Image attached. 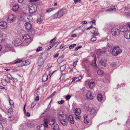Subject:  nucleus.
<instances>
[{
  "label": "nucleus",
  "instance_id": "nucleus-1",
  "mask_svg": "<svg viewBox=\"0 0 130 130\" xmlns=\"http://www.w3.org/2000/svg\"><path fill=\"white\" fill-rule=\"evenodd\" d=\"M67 13V11L66 8H62L60 9L53 16V18L54 19L60 18Z\"/></svg>",
  "mask_w": 130,
  "mask_h": 130
},
{
  "label": "nucleus",
  "instance_id": "nucleus-2",
  "mask_svg": "<svg viewBox=\"0 0 130 130\" xmlns=\"http://www.w3.org/2000/svg\"><path fill=\"white\" fill-rule=\"evenodd\" d=\"M122 52V50L118 46L113 47L111 52L112 54L115 56H116L121 53Z\"/></svg>",
  "mask_w": 130,
  "mask_h": 130
},
{
  "label": "nucleus",
  "instance_id": "nucleus-3",
  "mask_svg": "<svg viewBox=\"0 0 130 130\" xmlns=\"http://www.w3.org/2000/svg\"><path fill=\"white\" fill-rule=\"evenodd\" d=\"M59 119L60 123L63 125H66V116L63 114H59Z\"/></svg>",
  "mask_w": 130,
  "mask_h": 130
},
{
  "label": "nucleus",
  "instance_id": "nucleus-4",
  "mask_svg": "<svg viewBox=\"0 0 130 130\" xmlns=\"http://www.w3.org/2000/svg\"><path fill=\"white\" fill-rule=\"evenodd\" d=\"M29 10L31 14L35 12L37 10V7L35 4L30 3L29 5Z\"/></svg>",
  "mask_w": 130,
  "mask_h": 130
},
{
  "label": "nucleus",
  "instance_id": "nucleus-5",
  "mask_svg": "<svg viewBox=\"0 0 130 130\" xmlns=\"http://www.w3.org/2000/svg\"><path fill=\"white\" fill-rule=\"evenodd\" d=\"M23 40L26 43L25 45H28L31 41L30 37L27 34H25L24 36L23 37Z\"/></svg>",
  "mask_w": 130,
  "mask_h": 130
},
{
  "label": "nucleus",
  "instance_id": "nucleus-6",
  "mask_svg": "<svg viewBox=\"0 0 130 130\" xmlns=\"http://www.w3.org/2000/svg\"><path fill=\"white\" fill-rule=\"evenodd\" d=\"M120 32V30L118 28L114 27L111 29V33L113 36H118L119 35Z\"/></svg>",
  "mask_w": 130,
  "mask_h": 130
},
{
  "label": "nucleus",
  "instance_id": "nucleus-7",
  "mask_svg": "<svg viewBox=\"0 0 130 130\" xmlns=\"http://www.w3.org/2000/svg\"><path fill=\"white\" fill-rule=\"evenodd\" d=\"M21 60L19 59L15 60L13 63L14 64H16L18 63H21V66L27 65L29 64L28 60H26L24 61L21 62Z\"/></svg>",
  "mask_w": 130,
  "mask_h": 130
},
{
  "label": "nucleus",
  "instance_id": "nucleus-8",
  "mask_svg": "<svg viewBox=\"0 0 130 130\" xmlns=\"http://www.w3.org/2000/svg\"><path fill=\"white\" fill-rule=\"evenodd\" d=\"M10 74H8L6 77L5 78V79L3 80H1V83L3 85L5 86L7 84L8 82H10Z\"/></svg>",
  "mask_w": 130,
  "mask_h": 130
},
{
  "label": "nucleus",
  "instance_id": "nucleus-9",
  "mask_svg": "<svg viewBox=\"0 0 130 130\" xmlns=\"http://www.w3.org/2000/svg\"><path fill=\"white\" fill-rule=\"evenodd\" d=\"M6 38V35L0 30V42H4Z\"/></svg>",
  "mask_w": 130,
  "mask_h": 130
},
{
  "label": "nucleus",
  "instance_id": "nucleus-10",
  "mask_svg": "<svg viewBox=\"0 0 130 130\" xmlns=\"http://www.w3.org/2000/svg\"><path fill=\"white\" fill-rule=\"evenodd\" d=\"M47 120L48 121V123L50 125H53L56 122L54 118L48 117H47Z\"/></svg>",
  "mask_w": 130,
  "mask_h": 130
},
{
  "label": "nucleus",
  "instance_id": "nucleus-11",
  "mask_svg": "<svg viewBox=\"0 0 130 130\" xmlns=\"http://www.w3.org/2000/svg\"><path fill=\"white\" fill-rule=\"evenodd\" d=\"M88 84L90 88L92 89L94 87L95 85V82L93 79H88Z\"/></svg>",
  "mask_w": 130,
  "mask_h": 130
},
{
  "label": "nucleus",
  "instance_id": "nucleus-12",
  "mask_svg": "<svg viewBox=\"0 0 130 130\" xmlns=\"http://www.w3.org/2000/svg\"><path fill=\"white\" fill-rule=\"evenodd\" d=\"M9 101L11 106L9 108V110L8 111V112L9 113H11L12 111V109L14 107V103L13 101L10 98H9Z\"/></svg>",
  "mask_w": 130,
  "mask_h": 130
},
{
  "label": "nucleus",
  "instance_id": "nucleus-13",
  "mask_svg": "<svg viewBox=\"0 0 130 130\" xmlns=\"http://www.w3.org/2000/svg\"><path fill=\"white\" fill-rule=\"evenodd\" d=\"M15 19L14 16L13 14L9 15L8 17L7 20L9 22H12Z\"/></svg>",
  "mask_w": 130,
  "mask_h": 130
},
{
  "label": "nucleus",
  "instance_id": "nucleus-14",
  "mask_svg": "<svg viewBox=\"0 0 130 130\" xmlns=\"http://www.w3.org/2000/svg\"><path fill=\"white\" fill-rule=\"evenodd\" d=\"M45 60V58L42 56L40 57L38 60V63L39 66H40L42 65Z\"/></svg>",
  "mask_w": 130,
  "mask_h": 130
},
{
  "label": "nucleus",
  "instance_id": "nucleus-15",
  "mask_svg": "<svg viewBox=\"0 0 130 130\" xmlns=\"http://www.w3.org/2000/svg\"><path fill=\"white\" fill-rule=\"evenodd\" d=\"M7 27V23L5 22H0V28L2 29L6 28Z\"/></svg>",
  "mask_w": 130,
  "mask_h": 130
},
{
  "label": "nucleus",
  "instance_id": "nucleus-16",
  "mask_svg": "<svg viewBox=\"0 0 130 130\" xmlns=\"http://www.w3.org/2000/svg\"><path fill=\"white\" fill-rule=\"evenodd\" d=\"M25 26L26 29L28 30H30L31 28V24L28 22H27L25 23Z\"/></svg>",
  "mask_w": 130,
  "mask_h": 130
},
{
  "label": "nucleus",
  "instance_id": "nucleus-17",
  "mask_svg": "<svg viewBox=\"0 0 130 130\" xmlns=\"http://www.w3.org/2000/svg\"><path fill=\"white\" fill-rule=\"evenodd\" d=\"M119 30L121 32H124V33L128 30L126 26H123L120 27Z\"/></svg>",
  "mask_w": 130,
  "mask_h": 130
},
{
  "label": "nucleus",
  "instance_id": "nucleus-18",
  "mask_svg": "<svg viewBox=\"0 0 130 130\" xmlns=\"http://www.w3.org/2000/svg\"><path fill=\"white\" fill-rule=\"evenodd\" d=\"M118 9V8L117 6H115L113 7H112V8L109 9L107 10L106 11L107 12L112 11L115 12Z\"/></svg>",
  "mask_w": 130,
  "mask_h": 130
},
{
  "label": "nucleus",
  "instance_id": "nucleus-19",
  "mask_svg": "<svg viewBox=\"0 0 130 130\" xmlns=\"http://www.w3.org/2000/svg\"><path fill=\"white\" fill-rule=\"evenodd\" d=\"M124 37L127 39H130V31L128 30L126 32H125Z\"/></svg>",
  "mask_w": 130,
  "mask_h": 130
},
{
  "label": "nucleus",
  "instance_id": "nucleus-20",
  "mask_svg": "<svg viewBox=\"0 0 130 130\" xmlns=\"http://www.w3.org/2000/svg\"><path fill=\"white\" fill-rule=\"evenodd\" d=\"M86 96L87 98L90 100H92L93 99L91 93L89 91H88L87 93Z\"/></svg>",
  "mask_w": 130,
  "mask_h": 130
},
{
  "label": "nucleus",
  "instance_id": "nucleus-21",
  "mask_svg": "<svg viewBox=\"0 0 130 130\" xmlns=\"http://www.w3.org/2000/svg\"><path fill=\"white\" fill-rule=\"evenodd\" d=\"M45 127L44 125L42 124L37 127V130H45Z\"/></svg>",
  "mask_w": 130,
  "mask_h": 130
},
{
  "label": "nucleus",
  "instance_id": "nucleus-22",
  "mask_svg": "<svg viewBox=\"0 0 130 130\" xmlns=\"http://www.w3.org/2000/svg\"><path fill=\"white\" fill-rule=\"evenodd\" d=\"M81 110L80 108H77L75 109L74 113L76 116H78L80 113Z\"/></svg>",
  "mask_w": 130,
  "mask_h": 130
},
{
  "label": "nucleus",
  "instance_id": "nucleus-23",
  "mask_svg": "<svg viewBox=\"0 0 130 130\" xmlns=\"http://www.w3.org/2000/svg\"><path fill=\"white\" fill-rule=\"evenodd\" d=\"M14 42L16 46L20 45L22 43L21 40L19 39L16 40Z\"/></svg>",
  "mask_w": 130,
  "mask_h": 130
},
{
  "label": "nucleus",
  "instance_id": "nucleus-24",
  "mask_svg": "<svg viewBox=\"0 0 130 130\" xmlns=\"http://www.w3.org/2000/svg\"><path fill=\"white\" fill-rule=\"evenodd\" d=\"M68 119L70 123L72 124L74 123V121L73 120V117L71 115H70L68 116Z\"/></svg>",
  "mask_w": 130,
  "mask_h": 130
},
{
  "label": "nucleus",
  "instance_id": "nucleus-25",
  "mask_svg": "<svg viewBox=\"0 0 130 130\" xmlns=\"http://www.w3.org/2000/svg\"><path fill=\"white\" fill-rule=\"evenodd\" d=\"M51 128L53 130H59V128L58 125L57 124H56L55 125L51 127Z\"/></svg>",
  "mask_w": 130,
  "mask_h": 130
},
{
  "label": "nucleus",
  "instance_id": "nucleus-26",
  "mask_svg": "<svg viewBox=\"0 0 130 130\" xmlns=\"http://www.w3.org/2000/svg\"><path fill=\"white\" fill-rule=\"evenodd\" d=\"M100 62L101 65L104 66H106V64L107 62L106 60H101L100 61Z\"/></svg>",
  "mask_w": 130,
  "mask_h": 130
},
{
  "label": "nucleus",
  "instance_id": "nucleus-27",
  "mask_svg": "<svg viewBox=\"0 0 130 130\" xmlns=\"http://www.w3.org/2000/svg\"><path fill=\"white\" fill-rule=\"evenodd\" d=\"M48 79V76L47 74H45L43 75L42 79L43 82H45Z\"/></svg>",
  "mask_w": 130,
  "mask_h": 130
},
{
  "label": "nucleus",
  "instance_id": "nucleus-28",
  "mask_svg": "<svg viewBox=\"0 0 130 130\" xmlns=\"http://www.w3.org/2000/svg\"><path fill=\"white\" fill-rule=\"evenodd\" d=\"M84 122L85 123L87 124L89 122V120L87 119V116L86 115H85L84 116Z\"/></svg>",
  "mask_w": 130,
  "mask_h": 130
},
{
  "label": "nucleus",
  "instance_id": "nucleus-29",
  "mask_svg": "<svg viewBox=\"0 0 130 130\" xmlns=\"http://www.w3.org/2000/svg\"><path fill=\"white\" fill-rule=\"evenodd\" d=\"M19 8V6L17 5H14L13 7V10L14 11L16 12L17 11Z\"/></svg>",
  "mask_w": 130,
  "mask_h": 130
},
{
  "label": "nucleus",
  "instance_id": "nucleus-30",
  "mask_svg": "<svg viewBox=\"0 0 130 130\" xmlns=\"http://www.w3.org/2000/svg\"><path fill=\"white\" fill-rule=\"evenodd\" d=\"M48 123V121L47 120V119H45L44 120V124L45 125V127H47L48 126L47 123Z\"/></svg>",
  "mask_w": 130,
  "mask_h": 130
},
{
  "label": "nucleus",
  "instance_id": "nucleus-31",
  "mask_svg": "<svg viewBox=\"0 0 130 130\" xmlns=\"http://www.w3.org/2000/svg\"><path fill=\"white\" fill-rule=\"evenodd\" d=\"M97 99L99 101H101L102 100V96L101 94H99L97 95Z\"/></svg>",
  "mask_w": 130,
  "mask_h": 130
},
{
  "label": "nucleus",
  "instance_id": "nucleus-32",
  "mask_svg": "<svg viewBox=\"0 0 130 130\" xmlns=\"http://www.w3.org/2000/svg\"><path fill=\"white\" fill-rule=\"evenodd\" d=\"M10 50V48L8 47L5 46V49H4L3 52L4 53L6 52L9 51Z\"/></svg>",
  "mask_w": 130,
  "mask_h": 130
},
{
  "label": "nucleus",
  "instance_id": "nucleus-33",
  "mask_svg": "<svg viewBox=\"0 0 130 130\" xmlns=\"http://www.w3.org/2000/svg\"><path fill=\"white\" fill-rule=\"evenodd\" d=\"M27 19L30 22H31L33 21V18L32 17L31 15H29L28 16Z\"/></svg>",
  "mask_w": 130,
  "mask_h": 130
},
{
  "label": "nucleus",
  "instance_id": "nucleus-34",
  "mask_svg": "<svg viewBox=\"0 0 130 130\" xmlns=\"http://www.w3.org/2000/svg\"><path fill=\"white\" fill-rule=\"evenodd\" d=\"M103 72V71L101 70H98L97 71V73L99 75H102Z\"/></svg>",
  "mask_w": 130,
  "mask_h": 130
},
{
  "label": "nucleus",
  "instance_id": "nucleus-35",
  "mask_svg": "<svg viewBox=\"0 0 130 130\" xmlns=\"http://www.w3.org/2000/svg\"><path fill=\"white\" fill-rule=\"evenodd\" d=\"M66 69V66L65 65L62 66L60 68V69L61 72H63Z\"/></svg>",
  "mask_w": 130,
  "mask_h": 130
},
{
  "label": "nucleus",
  "instance_id": "nucleus-36",
  "mask_svg": "<svg viewBox=\"0 0 130 130\" xmlns=\"http://www.w3.org/2000/svg\"><path fill=\"white\" fill-rule=\"evenodd\" d=\"M95 112L96 111L94 109H92L90 111V113L91 115L94 114L95 113Z\"/></svg>",
  "mask_w": 130,
  "mask_h": 130
},
{
  "label": "nucleus",
  "instance_id": "nucleus-37",
  "mask_svg": "<svg viewBox=\"0 0 130 130\" xmlns=\"http://www.w3.org/2000/svg\"><path fill=\"white\" fill-rule=\"evenodd\" d=\"M72 79H73L72 82H77L79 80L78 77H73L72 78Z\"/></svg>",
  "mask_w": 130,
  "mask_h": 130
},
{
  "label": "nucleus",
  "instance_id": "nucleus-38",
  "mask_svg": "<svg viewBox=\"0 0 130 130\" xmlns=\"http://www.w3.org/2000/svg\"><path fill=\"white\" fill-rule=\"evenodd\" d=\"M9 120L10 121H12L14 119V117L13 116H10L9 117Z\"/></svg>",
  "mask_w": 130,
  "mask_h": 130
},
{
  "label": "nucleus",
  "instance_id": "nucleus-39",
  "mask_svg": "<svg viewBox=\"0 0 130 130\" xmlns=\"http://www.w3.org/2000/svg\"><path fill=\"white\" fill-rule=\"evenodd\" d=\"M92 30L93 31H91V32H96L98 31V29H96L95 27H93L92 28Z\"/></svg>",
  "mask_w": 130,
  "mask_h": 130
},
{
  "label": "nucleus",
  "instance_id": "nucleus-40",
  "mask_svg": "<svg viewBox=\"0 0 130 130\" xmlns=\"http://www.w3.org/2000/svg\"><path fill=\"white\" fill-rule=\"evenodd\" d=\"M71 97L70 95H68L66 96L65 98L67 100H69Z\"/></svg>",
  "mask_w": 130,
  "mask_h": 130
},
{
  "label": "nucleus",
  "instance_id": "nucleus-41",
  "mask_svg": "<svg viewBox=\"0 0 130 130\" xmlns=\"http://www.w3.org/2000/svg\"><path fill=\"white\" fill-rule=\"evenodd\" d=\"M96 40V38L95 37V36H94L92 37L91 39V41H94L95 40Z\"/></svg>",
  "mask_w": 130,
  "mask_h": 130
},
{
  "label": "nucleus",
  "instance_id": "nucleus-42",
  "mask_svg": "<svg viewBox=\"0 0 130 130\" xmlns=\"http://www.w3.org/2000/svg\"><path fill=\"white\" fill-rule=\"evenodd\" d=\"M56 37H55L54 38V39L51 40L50 41V43H53L54 41H55L56 40Z\"/></svg>",
  "mask_w": 130,
  "mask_h": 130
},
{
  "label": "nucleus",
  "instance_id": "nucleus-43",
  "mask_svg": "<svg viewBox=\"0 0 130 130\" xmlns=\"http://www.w3.org/2000/svg\"><path fill=\"white\" fill-rule=\"evenodd\" d=\"M42 47H40L38 48L36 50V52H38L39 51H40L42 49Z\"/></svg>",
  "mask_w": 130,
  "mask_h": 130
},
{
  "label": "nucleus",
  "instance_id": "nucleus-44",
  "mask_svg": "<svg viewBox=\"0 0 130 130\" xmlns=\"http://www.w3.org/2000/svg\"><path fill=\"white\" fill-rule=\"evenodd\" d=\"M53 9L52 8H50L48 9L47 10L46 12V13H49L51 11L53 10Z\"/></svg>",
  "mask_w": 130,
  "mask_h": 130
},
{
  "label": "nucleus",
  "instance_id": "nucleus-45",
  "mask_svg": "<svg viewBox=\"0 0 130 130\" xmlns=\"http://www.w3.org/2000/svg\"><path fill=\"white\" fill-rule=\"evenodd\" d=\"M51 101H51L50 102V103H49V105H48V106L47 108V109H46V111H47L49 109H50V108L51 106V105H50V103H51Z\"/></svg>",
  "mask_w": 130,
  "mask_h": 130
},
{
  "label": "nucleus",
  "instance_id": "nucleus-46",
  "mask_svg": "<svg viewBox=\"0 0 130 130\" xmlns=\"http://www.w3.org/2000/svg\"><path fill=\"white\" fill-rule=\"evenodd\" d=\"M82 47V46H78L76 47V48L75 49V51H76L78 50L80 48H81Z\"/></svg>",
  "mask_w": 130,
  "mask_h": 130
},
{
  "label": "nucleus",
  "instance_id": "nucleus-47",
  "mask_svg": "<svg viewBox=\"0 0 130 130\" xmlns=\"http://www.w3.org/2000/svg\"><path fill=\"white\" fill-rule=\"evenodd\" d=\"M75 118L76 120H80L81 118L80 116H76L75 117Z\"/></svg>",
  "mask_w": 130,
  "mask_h": 130
},
{
  "label": "nucleus",
  "instance_id": "nucleus-48",
  "mask_svg": "<svg viewBox=\"0 0 130 130\" xmlns=\"http://www.w3.org/2000/svg\"><path fill=\"white\" fill-rule=\"evenodd\" d=\"M80 23L82 24H85L87 23V22L85 21H83L81 22Z\"/></svg>",
  "mask_w": 130,
  "mask_h": 130
},
{
  "label": "nucleus",
  "instance_id": "nucleus-49",
  "mask_svg": "<svg viewBox=\"0 0 130 130\" xmlns=\"http://www.w3.org/2000/svg\"><path fill=\"white\" fill-rule=\"evenodd\" d=\"M3 128L2 123L0 122V130H3Z\"/></svg>",
  "mask_w": 130,
  "mask_h": 130
},
{
  "label": "nucleus",
  "instance_id": "nucleus-50",
  "mask_svg": "<svg viewBox=\"0 0 130 130\" xmlns=\"http://www.w3.org/2000/svg\"><path fill=\"white\" fill-rule=\"evenodd\" d=\"M64 101L63 100H61V101H59L58 102V103L59 104H62L63 103H64Z\"/></svg>",
  "mask_w": 130,
  "mask_h": 130
},
{
  "label": "nucleus",
  "instance_id": "nucleus-51",
  "mask_svg": "<svg viewBox=\"0 0 130 130\" xmlns=\"http://www.w3.org/2000/svg\"><path fill=\"white\" fill-rule=\"evenodd\" d=\"M111 66L113 67H115L116 65V63L115 62H113L111 64Z\"/></svg>",
  "mask_w": 130,
  "mask_h": 130
},
{
  "label": "nucleus",
  "instance_id": "nucleus-52",
  "mask_svg": "<svg viewBox=\"0 0 130 130\" xmlns=\"http://www.w3.org/2000/svg\"><path fill=\"white\" fill-rule=\"evenodd\" d=\"M55 44V43H54L52 45H51L50 46L48 47V50L50 49L52 47L54 46Z\"/></svg>",
  "mask_w": 130,
  "mask_h": 130
},
{
  "label": "nucleus",
  "instance_id": "nucleus-53",
  "mask_svg": "<svg viewBox=\"0 0 130 130\" xmlns=\"http://www.w3.org/2000/svg\"><path fill=\"white\" fill-rule=\"evenodd\" d=\"M26 105V104H25L24 106V108H23V111L24 113L25 114L26 113V111L25 110V106Z\"/></svg>",
  "mask_w": 130,
  "mask_h": 130
},
{
  "label": "nucleus",
  "instance_id": "nucleus-54",
  "mask_svg": "<svg viewBox=\"0 0 130 130\" xmlns=\"http://www.w3.org/2000/svg\"><path fill=\"white\" fill-rule=\"evenodd\" d=\"M74 1L75 3H79L81 2V0H74Z\"/></svg>",
  "mask_w": 130,
  "mask_h": 130
},
{
  "label": "nucleus",
  "instance_id": "nucleus-55",
  "mask_svg": "<svg viewBox=\"0 0 130 130\" xmlns=\"http://www.w3.org/2000/svg\"><path fill=\"white\" fill-rule=\"evenodd\" d=\"M36 105V104L35 103H33L31 104V107L32 108L34 107L35 105Z\"/></svg>",
  "mask_w": 130,
  "mask_h": 130
},
{
  "label": "nucleus",
  "instance_id": "nucleus-56",
  "mask_svg": "<svg viewBox=\"0 0 130 130\" xmlns=\"http://www.w3.org/2000/svg\"><path fill=\"white\" fill-rule=\"evenodd\" d=\"M26 115L28 117H29L30 116V114L28 112H27L26 114Z\"/></svg>",
  "mask_w": 130,
  "mask_h": 130
},
{
  "label": "nucleus",
  "instance_id": "nucleus-57",
  "mask_svg": "<svg viewBox=\"0 0 130 130\" xmlns=\"http://www.w3.org/2000/svg\"><path fill=\"white\" fill-rule=\"evenodd\" d=\"M96 58H94V64H95V66H97V64L96 63Z\"/></svg>",
  "mask_w": 130,
  "mask_h": 130
},
{
  "label": "nucleus",
  "instance_id": "nucleus-58",
  "mask_svg": "<svg viewBox=\"0 0 130 130\" xmlns=\"http://www.w3.org/2000/svg\"><path fill=\"white\" fill-rule=\"evenodd\" d=\"M59 54L58 53H56L55 55L53 56L54 57L56 58V57H57L58 56Z\"/></svg>",
  "mask_w": 130,
  "mask_h": 130
},
{
  "label": "nucleus",
  "instance_id": "nucleus-59",
  "mask_svg": "<svg viewBox=\"0 0 130 130\" xmlns=\"http://www.w3.org/2000/svg\"><path fill=\"white\" fill-rule=\"evenodd\" d=\"M76 36V35L75 34H74L71 35V37H75Z\"/></svg>",
  "mask_w": 130,
  "mask_h": 130
},
{
  "label": "nucleus",
  "instance_id": "nucleus-60",
  "mask_svg": "<svg viewBox=\"0 0 130 130\" xmlns=\"http://www.w3.org/2000/svg\"><path fill=\"white\" fill-rule=\"evenodd\" d=\"M92 33L94 35H96V36H97V35H98V34L96 32H92Z\"/></svg>",
  "mask_w": 130,
  "mask_h": 130
},
{
  "label": "nucleus",
  "instance_id": "nucleus-61",
  "mask_svg": "<svg viewBox=\"0 0 130 130\" xmlns=\"http://www.w3.org/2000/svg\"><path fill=\"white\" fill-rule=\"evenodd\" d=\"M93 26L92 25H91L90 26V27H87V30H88V29H89L90 28H93Z\"/></svg>",
  "mask_w": 130,
  "mask_h": 130
},
{
  "label": "nucleus",
  "instance_id": "nucleus-62",
  "mask_svg": "<svg viewBox=\"0 0 130 130\" xmlns=\"http://www.w3.org/2000/svg\"><path fill=\"white\" fill-rule=\"evenodd\" d=\"M77 61H76L74 63H73L74 67H75L76 66L77 62Z\"/></svg>",
  "mask_w": 130,
  "mask_h": 130
},
{
  "label": "nucleus",
  "instance_id": "nucleus-63",
  "mask_svg": "<svg viewBox=\"0 0 130 130\" xmlns=\"http://www.w3.org/2000/svg\"><path fill=\"white\" fill-rule=\"evenodd\" d=\"M39 96H37L36 97L35 99V101H38L39 100Z\"/></svg>",
  "mask_w": 130,
  "mask_h": 130
},
{
  "label": "nucleus",
  "instance_id": "nucleus-64",
  "mask_svg": "<svg viewBox=\"0 0 130 130\" xmlns=\"http://www.w3.org/2000/svg\"><path fill=\"white\" fill-rule=\"evenodd\" d=\"M92 22V24H95V21L94 20H93L92 21L90 22V23Z\"/></svg>",
  "mask_w": 130,
  "mask_h": 130
}]
</instances>
